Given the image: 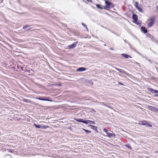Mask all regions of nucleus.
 Wrapping results in <instances>:
<instances>
[{
  "label": "nucleus",
  "instance_id": "f257e3e1",
  "mask_svg": "<svg viewBox=\"0 0 158 158\" xmlns=\"http://www.w3.org/2000/svg\"><path fill=\"white\" fill-rule=\"evenodd\" d=\"M155 17L153 16L151 17L147 20V23L148 26L149 27H151L154 24L155 21Z\"/></svg>",
  "mask_w": 158,
  "mask_h": 158
},
{
  "label": "nucleus",
  "instance_id": "f03ea898",
  "mask_svg": "<svg viewBox=\"0 0 158 158\" xmlns=\"http://www.w3.org/2000/svg\"><path fill=\"white\" fill-rule=\"evenodd\" d=\"M106 6L104 7V9L108 10L109 9L112 8L114 7V5L111 2H108L107 1H105Z\"/></svg>",
  "mask_w": 158,
  "mask_h": 158
},
{
  "label": "nucleus",
  "instance_id": "7ed1b4c3",
  "mask_svg": "<svg viewBox=\"0 0 158 158\" xmlns=\"http://www.w3.org/2000/svg\"><path fill=\"white\" fill-rule=\"evenodd\" d=\"M138 124L140 125L145 126L147 127H152V125H151L148 123L147 122L145 121H139Z\"/></svg>",
  "mask_w": 158,
  "mask_h": 158
},
{
  "label": "nucleus",
  "instance_id": "20e7f679",
  "mask_svg": "<svg viewBox=\"0 0 158 158\" xmlns=\"http://www.w3.org/2000/svg\"><path fill=\"white\" fill-rule=\"evenodd\" d=\"M34 125L36 128H43V129H45L47 127H48L45 126H41V125H36V124H34Z\"/></svg>",
  "mask_w": 158,
  "mask_h": 158
},
{
  "label": "nucleus",
  "instance_id": "39448f33",
  "mask_svg": "<svg viewBox=\"0 0 158 158\" xmlns=\"http://www.w3.org/2000/svg\"><path fill=\"white\" fill-rule=\"evenodd\" d=\"M106 135L108 137L110 138L114 137L115 136V135L114 134H112L108 132L106 133Z\"/></svg>",
  "mask_w": 158,
  "mask_h": 158
},
{
  "label": "nucleus",
  "instance_id": "423d86ee",
  "mask_svg": "<svg viewBox=\"0 0 158 158\" xmlns=\"http://www.w3.org/2000/svg\"><path fill=\"white\" fill-rule=\"evenodd\" d=\"M77 43H73V44L68 46V47L70 49L73 48L76 46Z\"/></svg>",
  "mask_w": 158,
  "mask_h": 158
},
{
  "label": "nucleus",
  "instance_id": "0eeeda50",
  "mask_svg": "<svg viewBox=\"0 0 158 158\" xmlns=\"http://www.w3.org/2000/svg\"><path fill=\"white\" fill-rule=\"evenodd\" d=\"M23 28L27 31H28L31 29L30 26H25L23 27Z\"/></svg>",
  "mask_w": 158,
  "mask_h": 158
},
{
  "label": "nucleus",
  "instance_id": "6e6552de",
  "mask_svg": "<svg viewBox=\"0 0 158 158\" xmlns=\"http://www.w3.org/2000/svg\"><path fill=\"white\" fill-rule=\"evenodd\" d=\"M86 70V69L83 67H81L77 69V71L81 72L85 71Z\"/></svg>",
  "mask_w": 158,
  "mask_h": 158
},
{
  "label": "nucleus",
  "instance_id": "1a4fd4ad",
  "mask_svg": "<svg viewBox=\"0 0 158 158\" xmlns=\"http://www.w3.org/2000/svg\"><path fill=\"white\" fill-rule=\"evenodd\" d=\"M37 99H38L40 100L45 101H51V102L52 101V100H49V99H44V98H37Z\"/></svg>",
  "mask_w": 158,
  "mask_h": 158
},
{
  "label": "nucleus",
  "instance_id": "9d476101",
  "mask_svg": "<svg viewBox=\"0 0 158 158\" xmlns=\"http://www.w3.org/2000/svg\"><path fill=\"white\" fill-rule=\"evenodd\" d=\"M141 29L142 31L144 33H146L147 32V29L144 27H142Z\"/></svg>",
  "mask_w": 158,
  "mask_h": 158
},
{
  "label": "nucleus",
  "instance_id": "9b49d317",
  "mask_svg": "<svg viewBox=\"0 0 158 158\" xmlns=\"http://www.w3.org/2000/svg\"><path fill=\"white\" fill-rule=\"evenodd\" d=\"M132 18L135 21H137L138 20V17L135 14H133V15Z\"/></svg>",
  "mask_w": 158,
  "mask_h": 158
},
{
  "label": "nucleus",
  "instance_id": "f8f14e48",
  "mask_svg": "<svg viewBox=\"0 0 158 158\" xmlns=\"http://www.w3.org/2000/svg\"><path fill=\"white\" fill-rule=\"evenodd\" d=\"M122 55L124 57L126 58H128L129 57L131 58V57L129 56L128 55H127V54H124V53H123V54H122Z\"/></svg>",
  "mask_w": 158,
  "mask_h": 158
},
{
  "label": "nucleus",
  "instance_id": "ddd939ff",
  "mask_svg": "<svg viewBox=\"0 0 158 158\" xmlns=\"http://www.w3.org/2000/svg\"><path fill=\"white\" fill-rule=\"evenodd\" d=\"M115 69L119 71V72H121V73H124V74H126V73L125 72H124L123 71V70L122 69H118V68H115Z\"/></svg>",
  "mask_w": 158,
  "mask_h": 158
},
{
  "label": "nucleus",
  "instance_id": "4468645a",
  "mask_svg": "<svg viewBox=\"0 0 158 158\" xmlns=\"http://www.w3.org/2000/svg\"><path fill=\"white\" fill-rule=\"evenodd\" d=\"M149 90L152 93H156V90L153 89L152 88H149Z\"/></svg>",
  "mask_w": 158,
  "mask_h": 158
},
{
  "label": "nucleus",
  "instance_id": "2eb2a0df",
  "mask_svg": "<svg viewBox=\"0 0 158 158\" xmlns=\"http://www.w3.org/2000/svg\"><path fill=\"white\" fill-rule=\"evenodd\" d=\"M76 121H77V122H83V120L81 118H76L75 119Z\"/></svg>",
  "mask_w": 158,
  "mask_h": 158
},
{
  "label": "nucleus",
  "instance_id": "dca6fc26",
  "mask_svg": "<svg viewBox=\"0 0 158 158\" xmlns=\"http://www.w3.org/2000/svg\"><path fill=\"white\" fill-rule=\"evenodd\" d=\"M126 146L127 148L128 149H130V150H131L132 149V148L131 147L130 145L129 144H126Z\"/></svg>",
  "mask_w": 158,
  "mask_h": 158
},
{
  "label": "nucleus",
  "instance_id": "f3484780",
  "mask_svg": "<svg viewBox=\"0 0 158 158\" xmlns=\"http://www.w3.org/2000/svg\"><path fill=\"white\" fill-rule=\"evenodd\" d=\"M97 7L98 8H99L100 9H102V8L101 7V5L99 4H97L96 5Z\"/></svg>",
  "mask_w": 158,
  "mask_h": 158
},
{
  "label": "nucleus",
  "instance_id": "a211bd4d",
  "mask_svg": "<svg viewBox=\"0 0 158 158\" xmlns=\"http://www.w3.org/2000/svg\"><path fill=\"white\" fill-rule=\"evenodd\" d=\"M140 12H142V10L141 8L140 7L138 6L136 8Z\"/></svg>",
  "mask_w": 158,
  "mask_h": 158
},
{
  "label": "nucleus",
  "instance_id": "6ab92c4d",
  "mask_svg": "<svg viewBox=\"0 0 158 158\" xmlns=\"http://www.w3.org/2000/svg\"><path fill=\"white\" fill-rule=\"evenodd\" d=\"M84 130L85 131V132L87 134L90 133L91 132V131H88L84 129Z\"/></svg>",
  "mask_w": 158,
  "mask_h": 158
},
{
  "label": "nucleus",
  "instance_id": "aec40b11",
  "mask_svg": "<svg viewBox=\"0 0 158 158\" xmlns=\"http://www.w3.org/2000/svg\"><path fill=\"white\" fill-rule=\"evenodd\" d=\"M82 25H83V26L85 27V28H86L87 31H88V28H87V26H86L83 23H82Z\"/></svg>",
  "mask_w": 158,
  "mask_h": 158
},
{
  "label": "nucleus",
  "instance_id": "412c9836",
  "mask_svg": "<svg viewBox=\"0 0 158 158\" xmlns=\"http://www.w3.org/2000/svg\"><path fill=\"white\" fill-rule=\"evenodd\" d=\"M88 120H86V121H84L83 120L82 123H83L85 124H87L88 123Z\"/></svg>",
  "mask_w": 158,
  "mask_h": 158
},
{
  "label": "nucleus",
  "instance_id": "4be33fe9",
  "mask_svg": "<svg viewBox=\"0 0 158 158\" xmlns=\"http://www.w3.org/2000/svg\"><path fill=\"white\" fill-rule=\"evenodd\" d=\"M88 123H90V124H92V123H95L94 122H93L92 121H91V120H88Z\"/></svg>",
  "mask_w": 158,
  "mask_h": 158
},
{
  "label": "nucleus",
  "instance_id": "5701e85b",
  "mask_svg": "<svg viewBox=\"0 0 158 158\" xmlns=\"http://www.w3.org/2000/svg\"><path fill=\"white\" fill-rule=\"evenodd\" d=\"M23 101L26 102H30V101H29V100L27 99H24Z\"/></svg>",
  "mask_w": 158,
  "mask_h": 158
},
{
  "label": "nucleus",
  "instance_id": "b1692460",
  "mask_svg": "<svg viewBox=\"0 0 158 158\" xmlns=\"http://www.w3.org/2000/svg\"><path fill=\"white\" fill-rule=\"evenodd\" d=\"M103 131L106 132V133L108 132L106 128H104L103 129Z\"/></svg>",
  "mask_w": 158,
  "mask_h": 158
},
{
  "label": "nucleus",
  "instance_id": "393cba45",
  "mask_svg": "<svg viewBox=\"0 0 158 158\" xmlns=\"http://www.w3.org/2000/svg\"><path fill=\"white\" fill-rule=\"evenodd\" d=\"M135 7L136 8H137V7H138V6H138V2H136L135 3Z\"/></svg>",
  "mask_w": 158,
  "mask_h": 158
},
{
  "label": "nucleus",
  "instance_id": "a878e982",
  "mask_svg": "<svg viewBox=\"0 0 158 158\" xmlns=\"http://www.w3.org/2000/svg\"><path fill=\"white\" fill-rule=\"evenodd\" d=\"M7 150H8V151L9 152H12V151L11 150V149H7Z\"/></svg>",
  "mask_w": 158,
  "mask_h": 158
},
{
  "label": "nucleus",
  "instance_id": "bb28decb",
  "mask_svg": "<svg viewBox=\"0 0 158 158\" xmlns=\"http://www.w3.org/2000/svg\"><path fill=\"white\" fill-rule=\"evenodd\" d=\"M155 97H157L158 96V94H156V95H155Z\"/></svg>",
  "mask_w": 158,
  "mask_h": 158
},
{
  "label": "nucleus",
  "instance_id": "cd10ccee",
  "mask_svg": "<svg viewBox=\"0 0 158 158\" xmlns=\"http://www.w3.org/2000/svg\"><path fill=\"white\" fill-rule=\"evenodd\" d=\"M156 93H157V94H158V91H157V90H156Z\"/></svg>",
  "mask_w": 158,
  "mask_h": 158
},
{
  "label": "nucleus",
  "instance_id": "c85d7f7f",
  "mask_svg": "<svg viewBox=\"0 0 158 158\" xmlns=\"http://www.w3.org/2000/svg\"><path fill=\"white\" fill-rule=\"evenodd\" d=\"M102 105H105L106 106V104H104V103H102Z\"/></svg>",
  "mask_w": 158,
  "mask_h": 158
},
{
  "label": "nucleus",
  "instance_id": "c756f323",
  "mask_svg": "<svg viewBox=\"0 0 158 158\" xmlns=\"http://www.w3.org/2000/svg\"><path fill=\"white\" fill-rule=\"evenodd\" d=\"M110 49H111V50H113V48H111Z\"/></svg>",
  "mask_w": 158,
  "mask_h": 158
},
{
  "label": "nucleus",
  "instance_id": "7c9ffc66",
  "mask_svg": "<svg viewBox=\"0 0 158 158\" xmlns=\"http://www.w3.org/2000/svg\"><path fill=\"white\" fill-rule=\"evenodd\" d=\"M93 111L94 112H95V110H93Z\"/></svg>",
  "mask_w": 158,
  "mask_h": 158
},
{
  "label": "nucleus",
  "instance_id": "2f4dec72",
  "mask_svg": "<svg viewBox=\"0 0 158 158\" xmlns=\"http://www.w3.org/2000/svg\"><path fill=\"white\" fill-rule=\"evenodd\" d=\"M120 84L122 85V84L121 83H119Z\"/></svg>",
  "mask_w": 158,
  "mask_h": 158
}]
</instances>
